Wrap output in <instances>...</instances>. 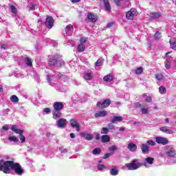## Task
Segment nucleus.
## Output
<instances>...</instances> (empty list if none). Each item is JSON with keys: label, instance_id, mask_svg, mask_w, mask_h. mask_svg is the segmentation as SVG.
Wrapping results in <instances>:
<instances>
[{"label": "nucleus", "instance_id": "7ed1b4c3", "mask_svg": "<svg viewBox=\"0 0 176 176\" xmlns=\"http://www.w3.org/2000/svg\"><path fill=\"white\" fill-rule=\"evenodd\" d=\"M63 62L61 61L58 56L54 57V58H50L49 61L50 65H56V67H61L63 65Z\"/></svg>", "mask_w": 176, "mask_h": 176}, {"label": "nucleus", "instance_id": "7c9ffc66", "mask_svg": "<svg viewBox=\"0 0 176 176\" xmlns=\"http://www.w3.org/2000/svg\"><path fill=\"white\" fill-rule=\"evenodd\" d=\"M9 141L11 142H19V138L16 136H10L8 138Z\"/></svg>", "mask_w": 176, "mask_h": 176}, {"label": "nucleus", "instance_id": "8fccbe9b", "mask_svg": "<svg viewBox=\"0 0 176 176\" xmlns=\"http://www.w3.org/2000/svg\"><path fill=\"white\" fill-rule=\"evenodd\" d=\"M165 67L167 69H170V68H171V63H170V62L166 63L165 64Z\"/></svg>", "mask_w": 176, "mask_h": 176}, {"label": "nucleus", "instance_id": "6e6552de", "mask_svg": "<svg viewBox=\"0 0 176 176\" xmlns=\"http://www.w3.org/2000/svg\"><path fill=\"white\" fill-rule=\"evenodd\" d=\"M155 141L157 144H161L162 145H167L168 144V140L162 137H156Z\"/></svg>", "mask_w": 176, "mask_h": 176}, {"label": "nucleus", "instance_id": "37998d69", "mask_svg": "<svg viewBox=\"0 0 176 176\" xmlns=\"http://www.w3.org/2000/svg\"><path fill=\"white\" fill-rule=\"evenodd\" d=\"M160 131H162L163 133H170V130L166 126L160 128Z\"/></svg>", "mask_w": 176, "mask_h": 176}, {"label": "nucleus", "instance_id": "c03bdc74", "mask_svg": "<svg viewBox=\"0 0 176 176\" xmlns=\"http://www.w3.org/2000/svg\"><path fill=\"white\" fill-rule=\"evenodd\" d=\"M148 145H151V146H155L156 145V142L152 141V140H148L147 141Z\"/></svg>", "mask_w": 176, "mask_h": 176}, {"label": "nucleus", "instance_id": "aec40b11", "mask_svg": "<svg viewBox=\"0 0 176 176\" xmlns=\"http://www.w3.org/2000/svg\"><path fill=\"white\" fill-rule=\"evenodd\" d=\"M88 19L90 20L92 23H96V21L97 20V16L94 15L93 13H89Z\"/></svg>", "mask_w": 176, "mask_h": 176}, {"label": "nucleus", "instance_id": "a19ab883", "mask_svg": "<svg viewBox=\"0 0 176 176\" xmlns=\"http://www.w3.org/2000/svg\"><path fill=\"white\" fill-rule=\"evenodd\" d=\"M143 72H144V69H142V67H139L136 69L135 74H137L138 75H140V74H142Z\"/></svg>", "mask_w": 176, "mask_h": 176}, {"label": "nucleus", "instance_id": "c756f323", "mask_svg": "<svg viewBox=\"0 0 176 176\" xmlns=\"http://www.w3.org/2000/svg\"><path fill=\"white\" fill-rule=\"evenodd\" d=\"M155 78L157 79V80H164V76H163L162 74H155Z\"/></svg>", "mask_w": 176, "mask_h": 176}, {"label": "nucleus", "instance_id": "4be33fe9", "mask_svg": "<svg viewBox=\"0 0 176 176\" xmlns=\"http://www.w3.org/2000/svg\"><path fill=\"white\" fill-rule=\"evenodd\" d=\"M102 142H109L111 141V138L108 135H104L101 137Z\"/></svg>", "mask_w": 176, "mask_h": 176}, {"label": "nucleus", "instance_id": "58836bf2", "mask_svg": "<svg viewBox=\"0 0 176 176\" xmlns=\"http://www.w3.org/2000/svg\"><path fill=\"white\" fill-rule=\"evenodd\" d=\"M25 63H26L27 65H28L29 67L32 66V61H31L30 58H25Z\"/></svg>", "mask_w": 176, "mask_h": 176}, {"label": "nucleus", "instance_id": "412c9836", "mask_svg": "<svg viewBox=\"0 0 176 176\" xmlns=\"http://www.w3.org/2000/svg\"><path fill=\"white\" fill-rule=\"evenodd\" d=\"M123 120V118L122 116H114L111 119V123H118V122H122Z\"/></svg>", "mask_w": 176, "mask_h": 176}, {"label": "nucleus", "instance_id": "b1692460", "mask_svg": "<svg viewBox=\"0 0 176 176\" xmlns=\"http://www.w3.org/2000/svg\"><path fill=\"white\" fill-rule=\"evenodd\" d=\"M11 130L14 133H24V131L19 129L16 125H13L11 128Z\"/></svg>", "mask_w": 176, "mask_h": 176}, {"label": "nucleus", "instance_id": "bf43d9fd", "mask_svg": "<svg viewBox=\"0 0 176 176\" xmlns=\"http://www.w3.org/2000/svg\"><path fill=\"white\" fill-rule=\"evenodd\" d=\"M47 79L48 82H52V80H53V78H51V77L49 76H47Z\"/></svg>", "mask_w": 176, "mask_h": 176}, {"label": "nucleus", "instance_id": "ddd939ff", "mask_svg": "<svg viewBox=\"0 0 176 176\" xmlns=\"http://www.w3.org/2000/svg\"><path fill=\"white\" fill-rule=\"evenodd\" d=\"M54 108L55 111H61L64 108V104L61 102H56L54 103Z\"/></svg>", "mask_w": 176, "mask_h": 176}, {"label": "nucleus", "instance_id": "3c124183", "mask_svg": "<svg viewBox=\"0 0 176 176\" xmlns=\"http://www.w3.org/2000/svg\"><path fill=\"white\" fill-rule=\"evenodd\" d=\"M141 111H142V113L146 114V113H148V109H146V108H142V109H141Z\"/></svg>", "mask_w": 176, "mask_h": 176}, {"label": "nucleus", "instance_id": "f3484780", "mask_svg": "<svg viewBox=\"0 0 176 176\" xmlns=\"http://www.w3.org/2000/svg\"><path fill=\"white\" fill-rule=\"evenodd\" d=\"M141 149L142 153H148V152H149V146L146 145V144H142Z\"/></svg>", "mask_w": 176, "mask_h": 176}, {"label": "nucleus", "instance_id": "f8f14e48", "mask_svg": "<svg viewBox=\"0 0 176 176\" xmlns=\"http://www.w3.org/2000/svg\"><path fill=\"white\" fill-rule=\"evenodd\" d=\"M108 115V112L105 110H102L96 112L95 113V117L96 118H105Z\"/></svg>", "mask_w": 176, "mask_h": 176}, {"label": "nucleus", "instance_id": "0e129e2a", "mask_svg": "<svg viewBox=\"0 0 176 176\" xmlns=\"http://www.w3.org/2000/svg\"><path fill=\"white\" fill-rule=\"evenodd\" d=\"M71 138H75V133H70Z\"/></svg>", "mask_w": 176, "mask_h": 176}, {"label": "nucleus", "instance_id": "9d476101", "mask_svg": "<svg viewBox=\"0 0 176 176\" xmlns=\"http://www.w3.org/2000/svg\"><path fill=\"white\" fill-rule=\"evenodd\" d=\"M56 124L60 129H63V127H65V126H67V120H65V118H60L57 121Z\"/></svg>", "mask_w": 176, "mask_h": 176}, {"label": "nucleus", "instance_id": "774afa93", "mask_svg": "<svg viewBox=\"0 0 176 176\" xmlns=\"http://www.w3.org/2000/svg\"><path fill=\"white\" fill-rule=\"evenodd\" d=\"M165 122H166V123H168V118H166Z\"/></svg>", "mask_w": 176, "mask_h": 176}, {"label": "nucleus", "instance_id": "a878e982", "mask_svg": "<svg viewBox=\"0 0 176 176\" xmlns=\"http://www.w3.org/2000/svg\"><path fill=\"white\" fill-rule=\"evenodd\" d=\"M104 3V8L105 10H107V12H109L111 10V6H109V2L108 0H103Z\"/></svg>", "mask_w": 176, "mask_h": 176}, {"label": "nucleus", "instance_id": "a211bd4d", "mask_svg": "<svg viewBox=\"0 0 176 176\" xmlns=\"http://www.w3.org/2000/svg\"><path fill=\"white\" fill-rule=\"evenodd\" d=\"M74 31V27L72 25H68L65 28V32L67 35H71V33Z\"/></svg>", "mask_w": 176, "mask_h": 176}, {"label": "nucleus", "instance_id": "49530a36", "mask_svg": "<svg viewBox=\"0 0 176 176\" xmlns=\"http://www.w3.org/2000/svg\"><path fill=\"white\" fill-rule=\"evenodd\" d=\"M109 151H118V146L113 145L109 148Z\"/></svg>", "mask_w": 176, "mask_h": 176}, {"label": "nucleus", "instance_id": "f257e3e1", "mask_svg": "<svg viewBox=\"0 0 176 176\" xmlns=\"http://www.w3.org/2000/svg\"><path fill=\"white\" fill-rule=\"evenodd\" d=\"M10 170H13L17 175H23L24 174V169L21 165L14 161L0 160V171H3L4 174H10Z\"/></svg>", "mask_w": 176, "mask_h": 176}, {"label": "nucleus", "instance_id": "c85d7f7f", "mask_svg": "<svg viewBox=\"0 0 176 176\" xmlns=\"http://www.w3.org/2000/svg\"><path fill=\"white\" fill-rule=\"evenodd\" d=\"M118 173H119V170H118L117 168H113L110 170L111 175H118Z\"/></svg>", "mask_w": 176, "mask_h": 176}, {"label": "nucleus", "instance_id": "5701e85b", "mask_svg": "<svg viewBox=\"0 0 176 176\" xmlns=\"http://www.w3.org/2000/svg\"><path fill=\"white\" fill-rule=\"evenodd\" d=\"M52 114L54 119H58L61 118V112H60V111L55 110V111H54Z\"/></svg>", "mask_w": 176, "mask_h": 176}, {"label": "nucleus", "instance_id": "39448f33", "mask_svg": "<svg viewBox=\"0 0 176 176\" xmlns=\"http://www.w3.org/2000/svg\"><path fill=\"white\" fill-rule=\"evenodd\" d=\"M69 123L73 129H76V131L79 132L80 131V124H79V122H78V121L76 120V119L75 118H72L69 120Z\"/></svg>", "mask_w": 176, "mask_h": 176}, {"label": "nucleus", "instance_id": "393cba45", "mask_svg": "<svg viewBox=\"0 0 176 176\" xmlns=\"http://www.w3.org/2000/svg\"><path fill=\"white\" fill-rule=\"evenodd\" d=\"M103 80H104V82H112V80H113V76H112V75L105 76L103 78Z\"/></svg>", "mask_w": 176, "mask_h": 176}, {"label": "nucleus", "instance_id": "6e6d98bb", "mask_svg": "<svg viewBox=\"0 0 176 176\" xmlns=\"http://www.w3.org/2000/svg\"><path fill=\"white\" fill-rule=\"evenodd\" d=\"M113 22H111V23H109L107 25V28H111V27H112V25H113Z\"/></svg>", "mask_w": 176, "mask_h": 176}, {"label": "nucleus", "instance_id": "864d4df0", "mask_svg": "<svg viewBox=\"0 0 176 176\" xmlns=\"http://www.w3.org/2000/svg\"><path fill=\"white\" fill-rule=\"evenodd\" d=\"M60 151L61 153H67V148H64L63 147L60 148Z\"/></svg>", "mask_w": 176, "mask_h": 176}, {"label": "nucleus", "instance_id": "cd10ccee", "mask_svg": "<svg viewBox=\"0 0 176 176\" xmlns=\"http://www.w3.org/2000/svg\"><path fill=\"white\" fill-rule=\"evenodd\" d=\"M102 64H104V59L99 58L95 63V67H101V65H102Z\"/></svg>", "mask_w": 176, "mask_h": 176}, {"label": "nucleus", "instance_id": "e433bc0d", "mask_svg": "<svg viewBox=\"0 0 176 176\" xmlns=\"http://www.w3.org/2000/svg\"><path fill=\"white\" fill-rule=\"evenodd\" d=\"M10 9L12 13H14V14H16V13H17V8H16L14 6H10Z\"/></svg>", "mask_w": 176, "mask_h": 176}, {"label": "nucleus", "instance_id": "5fc2aeb1", "mask_svg": "<svg viewBox=\"0 0 176 176\" xmlns=\"http://www.w3.org/2000/svg\"><path fill=\"white\" fill-rule=\"evenodd\" d=\"M109 156H111V153H107L104 154V155L103 156V159H108V157H109Z\"/></svg>", "mask_w": 176, "mask_h": 176}, {"label": "nucleus", "instance_id": "c9c22d12", "mask_svg": "<svg viewBox=\"0 0 176 176\" xmlns=\"http://www.w3.org/2000/svg\"><path fill=\"white\" fill-rule=\"evenodd\" d=\"M19 140H21V142H22V144H23V142H25V136H24L23 135V133H19Z\"/></svg>", "mask_w": 176, "mask_h": 176}, {"label": "nucleus", "instance_id": "13d9d810", "mask_svg": "<svg viewBox=\"0 0 176 176\" xmlns=\"http://www.w3.org/2000/svg\"><path fill=\"white\" fill-rule=\"evenodd\" d=\"M114 2L116 3V5H117V6H119V5H120V0H114Z\"/></svg>", "mask_w": 176, "mask_h": 176}, {"label": "nucleus", "instance_id": "20e7f679", "mask_svg": "<svg viewBox=\"0 0 176 176\" xmlns=\"http://www.w3.org/2000/svg\"><path fill=\"white\" fill-rule=\"evenodd\" d=\"M96 105L98 108H100L101 109L108 108V107L111 105V100L109 98H107L105 99L102 102H98Z\"/></svg>", "mask_w": 176, "mask_h": 176}, {"label": "nucleus", "instance_id": "f704fd0d", "mask_svg": "<svg viewBox=\"0 0 176 176\" xmlns=\"http://www.w3.org/2000/svg\"><path fill=\"white\" fill-rule=\"evenodd\" d=\"M12 102H19V98L16 95H13L10 98Z\"/></svg>", "mask_w": 176, "mask_h": 176}, {"label": "nucleus", "instance_id": "1a4fd4ad", "mask_svg": "<svg viewBox=\"0 0 176 176\" xmlns=\"http://www.w3.org/2000/svg\"><path fill=\"white\" fill-rule=\"evenodd\" d=\"M54 24V20L51 16H47L45 21V25L47 28H52Z\"/></svg>", "mask_w": 176, "mask_h": 176}, {"label": "nucleus", "instance_id": "052dcab7", "mask_svg": "<svg viewBox=\"0 0 176 176\" xmlns=\"http://www.w3.org/2000/svg\"><path fill=\"white\" fill-rule=\"evenodd\" d=\"M71 2H72V3H76L78 2H80V0H71Z\"/></svg>", "mask_w": 176, "mask_h": 176}, {"label": "nucleus", "instance_id": "bb28decb", "mask_svg": "<svg viewBox=\"0 0 176 176\" xmlns=\"http://www.w3.org/2000/svg\"><path fill=\"white\" fill-rule=\"evenodd\" d=\"M113 125L112 124H109L108 126V128L104 127L102 128V131L104 133H107V131H109V130H113Z\"/></svg>", "mask_w": 176, "mask_h": 176}, {"label": "nucleus", "instance_id": "2eb2a0df", "mask_svg": "<svg viewBox=\"0 0 176 176\" xmlns=\"http://www.w3.org/2000/svg\"><path fill=\"white\" fill-rule=\"evenodd\" d=\"M128 149L131 151V152H135V151H137V145L133 142H131L128 144Z\"/></svg>", "mask_w": 176, "mask_h": 176}, {"label": "nucleus", "instance_id": "6ab92c4d", "mask_svg": "<svg viewBox=\"0 0 176 176\" xmlns=\"http://www.w3.org/2000/svg\"><path fill=\"white\" fill-rule=\"evenodd\" d=\"M169 42L171 49H173V50H176V38H172L170 39Z\"/></svg>", "mask_w": 176, "mask_h": 176}, {"label": "nucleus", "instance_id": "de8ad7c7", "mask_svg": "<svg viewBox=\"0 0 176 176\" xmlns=\"http://www.w3.org/2000/svg\"><path fill=\"white\" fill-rule=\"evenodd\" d=\"M145 100L146 102H152V97L146 96Z\"/></svg>", "mask_w": 176, "mask_h": 176}, {"label": "nucleus", "instance_id": "2f4dec72", "mask_svg": "<svg viewBox=\"0 0 176 176\" xmlns=\"http://www.w3.org/2000/svg\"><path fill=\"white\" fill-rule=\"evenodd\" d=\"M153 160H155V158L148 157L145 159V161L148 164H153Z\"/></svg>", "mask_w": 176, "mask_h": 176}, {"label": "nucleus", "instance_id": "338daca9", "mask_svg": "<svg viewBox=\"0 0 176 176\" xmlns=\"http://www.w3.org/2000/svg\"><path fill=\"white\" fill-rule=\"evenodd\" d=\"M135 106H136V107H140L141 104H140V103H136V104H135Z\"/></svg>", "mask_w": 176, "mask_h": 176}, {"label": "nucleus", "instance_id": "473e14b6", "mask_svg": "<svg viewBox=\"0 0 176 176\" xmlns=\"http://www.w3.org/2000/svg\"><path fill=\"white\" fill-rule=\"evenodd\" d=\"M85 49H86V47L85 46V44H79L78 46V50L79 52H85Z\"/></svg>", "mask_w": 176, "mask_h": 176}, {"label": "nucleus", "instance_id": "ea45409f", "mask_svg": "<svg viewBox=\"0 0 176 176\" xmlns=\"http://www.w3.org/2000/svg\"><path fill=\"white\" fill-rule=\"evenodd\" d=\"M104 168H107V166L104 164H99L98 165V170L99 171H102V170H104Z\"/></svg>", "mask_w": 176, "mask_h": 176}, {"label": "nucleus", "instance_id": "603ef678", "mask_svg": "<svg viewBox=\"0 0 176 176\" xmlns=\"http://www.w3.org/2000/svg\"><path fill=\"white\" fill-rule=\"evenodd\" d=\"M2 129L4 130V131H8V130H9V126H8L7 124L3 126Z\"/></svg>", "mask_w": 176, "mask_h": 176}, {"label": "nucleus", "instance_id": "72a5a7b5", "mask_svg": "<svg viewBox=\"0 0 176 176\" xmlns=\"http://www.w3.org/2000/svg\"><path fill=\"white\" fill-rule=\"evenodd\" d=\"M93 155H100L101 153V148H96L92 151Z\"/></svg>", "mask_w": 176, "mask_h": 176}, {"label": "nucleus", "instance_id": "e2e57ef3", "mask_svg": "<svg viewBox=\"0 0 176 176\" xmlns=\"http://www.w3.org/2000/svg\"><path fill=\"white\" fill-rule=\"evenodd\" d=\"M2 91H3V87L0 85V93H2Z\"/></svg>", "mask_w": 176, "mask_h": 176}, {"label": "nucleus", "instance_id": "79ce46f5", "mask_svg": "<svg viewBox=\"0 0 176 176\" xmlns=\"http://www.w3.org/2000/svg\"><path fill=\"white\" fill-rule=\"evenodd\" d=\"M154 38L157 40L160 39V38H162V34L160 32H157L154 35Z\"/></svg>", "mask_w": 176, "mask_h": 176}, {"label": "nucleus", "instance_id": "4d7b16f0", "mask_svg": "<svg viewBox=\"0 0 176 176\" xmlns=\"http://www.w3.org/2000/svg\"><path fill=\"white\" fill-rule=\"evenodd\" d=\"M30 10H35V7L34 6V5L32 3H30Z\"/></svg>", "mask_w": 176, "mask_h": 176}, {"label": "nucleus", "instance_id": "0eeeda50", "mask_svg": "<svg viewBox=\"0 0 176 176\" xmlns=\"http://www.w3.org/2000/svg\"><path fill=\"white\" fill-rule=\"evenodd\" d=\"M165 151H166V155L169 157H174V155H176L175 150L173 148V147H170V146H166L164 147Z\"/></svg>", "mask_w": 176, "mask_h": 176}, {"label": "nucleus", "instance_id": "09e8293b", "mask_svg": "<svg viewBox=\"0 0 176 176\" xmlns=\"http://www.w3.org/2000/svg\"><path fill=\"white\" fill-rule=\"evenodd\" d=\"M85 43H86V38L82 37V38H80V45H85Z\"/></svg>", "mask_w": 176, "mask_h": 176}, {"label": "nucleus", "instance_id": "f03ea898", "mask_svg": "<svg viewBox=\"0 0 176 176\" xmlns=\"http://www.w3.org/2000/svg\"><path fill=\"white\" fill-rule=\"evenodd\" d=\"M136 160H133L131 163L130 164H126V167L129 170H137V168H140V167H142V166H146L145 162L141 163V162H137Z\"/></svg>", "mask_w": 176, "mask_h": 176}, {"label": "nucleus", "instance_id": "423d86ee", "mask_svg": "<svg viewBox=\"0 0 176 176\" xmlns=\"http://www.w3.org/2000/svg\"><path fill=\"white\" fill-rule=\"evenodd\" d=\"M137 16V10L132 8L126 14V17L128 20H133Z\"/></svg>", "mask_w": 176, "mask_h": 176}, {"label": "nucleus", "instance_id": "a18cd8bd", "mask_svg": "<svg viewBox=\"0 0 176 176\" xmlns=\"http://www.w3.org/2000/svg\"><path fill=\"white\" fill-rule=\"evenodd\" d=\"M43 112L45 113H50V112H52V110L50 109V108H45Z\"/></svg>", "mask_w": 176, "mask_h": 176}, {"label": "nucleus", "instance_id": "4c0bfd02", "mask_svg": "<svg viewBox=\"0 0 176 176\" xmlns=\"http://www.w3.org/2000/svg\"><path fill=\"white\" fill-rule=\"evenodd\" d=\"M159 91L160 94H164L166 93V87L161 86L159 87Z\"/></svg>", "mask_w": 176, "mask_h": 176}, {"label": "nucleus", "instance_id": "69168bd1", "mask_svg": "<svg viewBox=\"0 0 176 176\" xmlns=\"http://www.w3.org/2000/svg\"><path fill=\"white\" fill-rule=\"evenodd\" d=\"M96 140H100V135H96Z\"/></svg>", "mask_w": 176, "mask_h": 176}, {"label": "nucleus", "instance_id": "dca6fc26", "mask_svg": "<svg viewBox=\"0 0 176 176\" xmlns=\"http://www.w3.org/2000/svg\"><path fill=\"white\" fill-rule=\"evenodd\" d=\"M80 135V137H84L85 140H87V141H91V140H93V135L91 134L81 133Z\"/></svg>", "mask_w": 176, "mask_h": 176}, {"label": "nucleus", "instance_id": "680f3d73", "mask_svg": "<svg viewBox=\"0 0 176 176\" xmlns=\"http://www.w3.org/2000/svg\"><path fill=\"white\" fill-rule=\"evenodd\" d=\"M119 131H125L124 127H121L119 129Z\"/></svg>", "mask_w": 176, "mask_h": 176}, {"label": "nucleus", "instance_id": "4468645a", "mask_svg": "<svg viewBox=\"0 0 176 176\" xmlns=\"http://www.w3.org/2000/svg\"><path fill=\"white\" fill-rule=\"evenodd\" d=\"M150 17L152 19H159L162 17V13L159 12H153L150 13Z\"/></svg>", "mask_w": 176, "mask_h": 176}, {"label": "nucleus", "instance_id": "9b49d317", "mask_svg": "<svg viewBox=\"0 0 176 176\" xmlns=\"http://www.w3.org/2000/svg\"><path fill=\"white\" fill-rule=\"evenodd\" d=\"M84 79L85 80H91L93 79V72L91 70H87L85 72Z\"/></svg>", "mask_w": 176, "mask_h": 176}]
</instances>
